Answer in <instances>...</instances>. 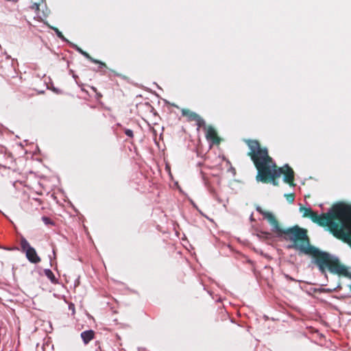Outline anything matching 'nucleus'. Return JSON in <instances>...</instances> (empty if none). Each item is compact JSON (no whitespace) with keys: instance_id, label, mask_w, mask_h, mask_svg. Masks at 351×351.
<instances>
[{"instance_id":"obj_3","label":"nucleus","mask_w":351,"mask_h":351,"mask_svg":"<svg viewBox=\"0 0 351 351\" xmlns=\"http://www.w3.org/2000/svg\"><path fill=\"white\" fill-rule=\"evenodd\" d=\"M280 233L285 235V240L291 242L287 246L289 249H294L300 254L312 255L315 258V262L318 267H321L330 256L329 253L322 252L316 247L311 245L306 230L298 226L282 229Z\"/></svg>"},{"instance_id":"obj_13","label":"nucleus","mask_w":351,"mask_h":351,"mask_svg":"<svg viewBox=\"0 0 351 351\" xmlns=\"http://www.w3.org/2000/svg\"><path fill=\"white\" fill-rule=\"evenodd\" d=\"M45 274L49 279L51 280V282H54L55 276L49 269H45Z\"/></svg>"},{"instance_id":"obj_14","label":"nucleus","mask_w":351,"mask_h":351,"mask_svg":"<svg viewBox=\"0 0 351 351\" xmlns=\"http://www.w3.org/2000/svg\"><path fill=\"white\" fill-rule=\"evenodd\" d=\"M285 197H286V199L288 202H293L295 198L293 193L285 194Z\"/></svg>"},{"instance_id":"obj_11","label":"nucleus","mask_w":351,"mask_h":351,"mask_svg":"<svg viewBox=\"0 0 351 351\" xmlns=\"http://www.w3.org/2000/svg\"><path fill=\"white\" fill-rule=\"evenodd\" d=\"M40 7L42 9H43L44 7H46V4L44 3V0H38L37 1L34 2L30 8L32 10L39 12Z\"/></svg>"},{"instance_id":"obj_2","label":"nucleus","mask_w":351,"mask_h":351,"mask_svg":"<svg viewBox=\"0 0 351 351\" xmlns=\"http://www.w3.org/2000/svg\"><path fill=\"white\" fill-rule=\"evenodd\" d=\"M248 146L250 149L249 155L258 171L257 181L265 183L271 182L276 186L278 184L276 181V178L283 174L284 182L291 186H294V171L288 165L277 168L272 158L269 156L267 149L261 148L256 141H250Z\"/></svg>"},{"instance_id":"obj_17","label":"nucleus","mask_w":351,"mask_h":351,"mask_svg":"<svg viewBox=\"0 0 351 351\" xmlns=\"http://www.w3.org/2000/svg\"><path fill=\"white\" fill-rule=\"evenodd\" d=\"M285 277H286V278H287L289 280H294L291 277L289 276L288 275H286Z\"/></svg>"},{"instance_id":"obj_16","label":"nucleus","mask_w":351,"mask_h":351,"mask_svg":"<svg viewBox=\"0 0 351 351\" xmlns=\"http://www.w3.org/2000/svg\"><path fill=\"white\" fill-rule=\"evenodd\" d=\"M125 134L128 137H130V138L133 137V132H132V130H131L130 129H125Z\"/></svg>"},{"instance_id":"obj_4","label":"nucleus","mask_w":351,"mask_h":351,"mask_svg":"<svg viewBox=\"0 0 351 351\" xmlns=\"http://www.w3.org/2000/svg\"><path fill=\"white\" fill-rule=\"evenodd\" d=\"M319 269L322 273L328 269L332 274L343 278L340 280L338 287L345 296L351 297V269L341 264L337 257L330 254L327 261Z\"/></svg>"},{"instance_id":"obj_19","label":"nucleus","mask_w":351,"mask_h":351,"mask_svg":"<svg viewBox=\"0 0 351 351\" xmlns=\"http://www.w3.org/2000/svg\"><path fill=\"white\" fill-rule=\"evenodd\" d=\"M43 13H44V15H45V16H47V13H45V11H44V10H43Z\"/></svg>"},{"instance_id":"obj_7","label":"nucleus","mask_w":351,"mask_h":351,"mask_svg":"<svg viewBox=\"0 0 351 351\" xmlns=\"http://www.w3.org/2000/svg\"><path fill=\"white\" fill-rule=\"evenodd\" d=\"M182 114L183 116L187 117L189 121H195L198 128L203 127L205 125L204 120L202 119L197 114L191 111L190 110L182 109Z\"/></svg>"},{"instance_id":"obj_15","label":"nucleus","mask_w":351,"mask_h":351,"mask_svg":"<svg viewBox=\"0 0 351 351\" xmlns=\"http://www.w3.org/2000/svg\"><path fill=\"white\" fill-rule=\"evenodd\" d=\"M42 220L47 225L52 223L51 220L47 217H43Z\"/></svg>"},{"instance_id":"obj_8","label":"nucleus","mask_w":351,"mask_h":351,"mask_svg":"<svg viewBox=\"0 0 351 351\" xmlns=\"http://www.w3.org/2000/svg\"><path fill=\"white\" fill-rule=\"evenodd\" d=\"M204 128L206 130V137L207 140L212 144H219L220 143V138L217 136L215 130L211 126L206 128V125H204Z\"/></svg>"},{"instance_id":"obj_9","label":"nucleus","mask_w":351,"mask_h":351,"mask_svg":"<svg viewBox=\"0 0 351 351\" xmlns=\"http://www.w3.org/2000/svg\"><path fill=\"white\" fill-rule=\"evenodd\" d=\"M74 47H75V49H76V50L78 52H80L82 55H83L87 59L90 60L91 62H93L94 63L99 64L101 65V66H106L105 63L93 58L88 53H86V51H83L81 48H80L77 45H74Z\"/></svg>"},{"instance_id":"obj_18","label":"nucleus","mask_w":351,"mask_h":351,"mask_svg":"<svg viewBox=\"0 0 351 351\" xmlns=\"http://www.w3.org/2000/svg\"><path fill=\"white\" fill-rule=\"evenodd\" d=\"M73 308H74V306H73V304H71V305L69 306V309H73Z\"/></svg>"},{"instance_id":"obj_10","label":"nucleus","mask_w":351,"mask_h":351,"mask_svg":"<svg viewBox=\"0 0 351 351\" xmlns=\"http://www.w3.org/2000/svg\"><path fill=\"white\" fill-rule=\"evenodd\" d=\"M81 337L85 344H87L94 337V331L92 330H85L81 333Z\"/></svg>"},{"instance_id":"obj_6","label":"nucleus","mask_w":351,"mask_h":351,"mask_svg":"<svg viewBox=\"0 0 351 351\" xmlns=\"http://www.w3.org/2000/svg\"><path fill=\"white\" fill-rule=\"evenodd\" d=\"M256 210L268 221V222L272 226L273 230L278 233L282 231V229L279 226L278 221L276 219L274 215L272 213L269 212H264L261 209L260 207H257Z\"/></svg>"},{"instance_id":"obj_5","label":"nucleus","mask_w":351,"mask_h":351,"mask_svg":"<svg viewBox=\"0 0 351 351\" xmlns=\"http://www.w3.org/2000/svg\"><path fill=\"white\" fill-rule=\"evenodd\" d=\"M20 245L22 250L25 252L26 257L29 262L38 263L40 261V258L38 256L35 249L29 245L25 238L21 237Z\"/></svg>"},{"instance_id":"obj_1","label":"nucleus","mask_w":351,"mask_h":351,"mask_svg":"<svg viewBox=\"0 0 351 351\" xmlns=\"http://www.w3.org/2000/svg\"><path fill=\"white\" fill-rule=\"evenodd\" d=\"M303 217H308L322 226H327L334 236L346 241L351 246V206L337 204L326 213L319 215L311 208L300 207Z\"/></svg>"},{"instance_id":"obj_12","label":"nucleus","mask_w":351,"mask_h":351,"mask_svg":"<svg viewBox=\"0 0 351 351\" xmlns=\"http://www.w3.org/2000/svg\"><path fill=\"white\" fill-rule=\"evenodd\" d=\"M56 34L57 36L62 41L69 42L68 40L63 36L62 33L56 27H50Z\"/></svg>"},{"instance_id":"obj_20","label":"nucleus","mask_w":351,"mask_h":351,"mask_svg":"<svg viewBox=\"0 0 351 351\" xmlns=\"http://www.w3.org/2000/svg\"><path fill=\"white\" fill-rule=\"evenodd\" d=\"M192 204H193V206L194 207H195V208H196V205H195L193 202H192Z\"/></svg>"}]
</instances>
